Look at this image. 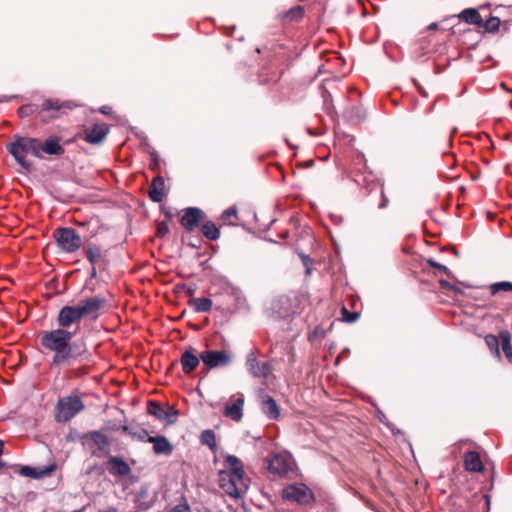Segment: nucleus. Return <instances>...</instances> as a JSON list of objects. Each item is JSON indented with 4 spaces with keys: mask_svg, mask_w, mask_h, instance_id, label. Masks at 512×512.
I'll use <instances>...</instances> for the list:
<instances>
[{
    "mask_svg": "<svg viewBox=\"0 0 512 512\" xmlns=\"http://www.w3.org/2000/svg\"><path fill=\"white\" fill-rule=\"evenodd\" d=\"M226 469L219 472V486L234 499L240 498L249 488V479L244 476L242 461L234 455L225 456Z\"/></svg>",
    "mask_w": 512,
    "mask_h": 512,
    "instance_id": "1",
    "label": "nucleus"
},
{
    "mask_svg": "<svg viewBox=\"0 0 512 512\" xmlns=\"http://www.w3.org/2000/svg\"><path fill=\"white\" fill-rule=\"evenodd\" d=\"M73 336V332L62 328L46 331L41 336V345L55 352L53 361L59 363L68 358L70 354L69 343Z\"/></svg>",
    "mask_w": 512,
    "mask_h": 512,
    "instance_id": "2",
    "label": "nucleus"
},
{
    "mask_svg": "<svg viewBox=\"0 0 512 512\" xmlns=\"http://www.w3.org/2000/svg\"><path fill=\"white\" fill-rule=\"evenodd\" d=\"M7 149L16 162L27 171L33 168V163L27 156L30 154L40 158V141L36 138L17 137L13 142L8 144Z\"/></svg>",
    "mask_w": 512,
    "mask_h": 512,
    "instance_id": "3",
    "label": "nucleus"
},
{
    "mask_svg": "<svg viewBox=\"0 0 512 512\" xmlns=\"http://www.w3.org/2000/svg\"><path fill=\"white\" fill-rule=\"evenodd\" d=\"M76 105L70 100H60L57 98L45 99L39 106V115L45 120L59 118L68 111L74 109Z\"/></svg>",
    "mask_w": 512,
    "mask_h": 512,
    "instance_id": "4",
    "label": "nucleus"
},
{
    "mask_svg": "<svg viewBox=\"0 0 512 512\" xmlns=\"http://www.w3.org/2000/svg\"><path fill=\"white\" fill-rule=\"evenodd\" d=\"M282 498L285 501L295 502L299 505H307L314 501V494L304 483H294L283 488Z\"/></svg>",
    "mask_w": 512,
    "mask_h": 512,
    "instance_id": "5",
    "label": "nucleus"
},
{
    "mask_svg": "<svg viewBox=\"0 0 512 512\" xmlns=\"http://www.w3.org/2000/svg\"><path fill=\"white\" fill-rule=\"evenodd\" d=\"M84 409V404L78 396H68L58 401L56 407V420L67 422Z\"/></svg>",
    "mask_w": 512,
    "mask_h": 512,
    "instance_id": "6",
    "label": "nucleus"
},
{
    "mask_svg": "<svg viewBox=\"0 0 512 512\" xmlns=\"http://www.w3.org/2000/svg\"><path fill=\"white\" fill-rule=\"evenodd\" d=\"M53 237L58 247L66 253H73L82 245L81 237L73 228H58Z\"/></svg>",
    "mask_w": 512,
    "mask_h": 512,
    "instance_id": "7",
    "label": "nucleus"
},
{
    "mask_svg": "<svg viewBox=\"0 0 512 512\" xmlns=\"http://www.w3.org/2000/svg\"><path fill=\"white\" fill-rule=\"evenodd\" d=\"M200 358L208 370L227 367L232 362V355L225 350H205L200 353Z\"/></svg>",
    "mask_w": 512,
    "mask_h": 512,
    "instance_id": "8",
    "label": "nucleus"
},
{
    "mask_svg": "<svg viewBox=\"0 0 512 512\" xmlns=\"http://www.w3.org/2000/svg\"><path fill=\"white\" fill-rule=\"evenodd\" d=\"M84 445L94 456H101L109 451L110 441L108 437L98 431L91 432L84 437Z\"/></svg>",
    "mask_w": 512,
    "mask_h": 512,
    "instance_id": "9",
    "label": "nucleus"
},
{
    "mask_svg": "<svg viewBox=\"0 0 512 512\" xmlns=\"http://www.w3.org/2000/svg\"><path fill=\"white\" fill-rule=\"evenodd\" d=\"M267 462L268 470L275 475L286 476L293 470L292 458L287 454H275Z\"/></svg>",
    "mask_w": 512,
    "mask_h": 512,
    "instance_id": "10",
    "label": "nucleus"
},
{
    "mask_svg": "<svg viewBox=\"0 0 512 512\" xmlns=\"http://www.w3.org/2000/svg\"><path fill=\"white\" fill-rule=\"evenodd\" d=\"M81 318L95 319L104 306V300L100 297H91L80 301L77 305Z\"/></svg>",
    "mask_w": 512,
    "mask_h": 512,
    "instance_id": "11",
    "label": "nucleus"
},
{
    "mask_svg": "<svg viewBox=\"0 0 512 512\" xmlns=\"http://www.w3.org/2000/svg\"><path fill=\"white\" fill-rule=\"evenodd\" d=\"M244 395H233L225 405L223 415L233 421L239 422L243 417Z\"/></svg>",
    "mask_w": 512,
    "mask_h": 512,
    "instance_id": "12",
    "label": "nucleus"
},
{
    "mask_svg": "<svg viewBox=\"0 0 512 512\" xmlns=\"http://www.w3.org/2000/svg\"><path fill=\"white\" fill-rule=\"evenodd\" d=\"M246 368L256 378H267L272 370L268 362L260 363L253 352L247 355Z\"/></svg>",
    "mask_w": 512,
    "mask_h": 512,
    "instance_id": "13",
    "label": "nucleus"
},
{
    "mask_svg": "<svg viewBox=\"0 0 512 512\" xmlns=\"http://www.w3.org/2000/svg\"><path fill=\"white\" fill-rule=\"evenodd\" d=\"M81 319L82 318L76 305L64 306L58 313L57 323L60 328L64 329L80 321Z\"/></svg>",
    "mask_w": 512,
    "mask_h": 512,
    "instance_id": "14",
    "label": "nucleus"
},
{
    "mask_svg": "<svg viewBox=\"0 0 512 512\" xmlns=\"http://www.w3.org/2000/svg\"><path fill=\"white\" fill-rule=\"evenodd\" d=\"M147 412L155 416L157 419L164 420L169 423L174 422L177 415V412L172 407L164 409L160 404L154 401L147 402Z\"/></svg>",
    "mask_w": 512,
    "mask_h": 512,
    "instance_id": "15",
    "label": "nucleus"
},
{
    "mask_svg": "<svg viewBox=\"0 0 512 512\" xmlns=\"http://www.w3.org/2000/svg\"><path fill=\"white\" fill-rule=\"evenodd\" d=\"M204 218V213L201 209L196 207L187 208L181 217V224L184 228L191 231L199 222Z\"/></svg>",
    "mask_w": 512,
    "mask_h": 512,
    "instance_id": "16",
    "label": "nucleus"
},
{
    "mask_svg": "<svg viewBox=\"0 0 512 512\" xmlns=\"http://www.w3.org/2000/svg\"><path fill=\"white\" fill-rule=\"evenodd\" d=\"M108 131L107 125L95 124L85 130L84 139L91 144H99L105 139Z\"/></svg>",
    "mask_w": 512,
    "mask_h": 512,
    "instance_id": "17",
    "label": "nucleus"
},
{
    "mask_svg": "<svg viewBox=\"0 0 512 512\" xmlns=\"http://www.w3.org/2000/svg\"><path fill=\"white\" fill-rule=\"evenodd\" d=\"M200 360V355L197 356L193 348L187 349L180 358L183 372L185 374L193 372L198 367Z\"/></svg>",
    "mask_w": 512,
    "mask_h": 512,
    "instance_id": "18",
    "label": "nucleus"
},
{
    "mask_svg": "<svg viewBox=\"0 0 512 512\" xmlns=\"http://www.w3.org/2000/svg\"><path fill=\"white\" fill-rule=\"evenodd\" d=\"M155 498V494L150 493L147 486H143L139 492H137L134 502L138 509L147 510L152 506Z\"/></svg>",
    "mask_w": 512,
    "mask_h": 512,
    "instance_id": "19",
    "label": "nucleus"
},
{
    "mask_svg": "<svg viewBox=\"0 0 512 512\" xmlns=\"http://www.w3.org/2000/svg\"><path fill=\"white\" fill-rule=\"evenodd\" d=\"M261 411L270 420H276L280 416L279 407L276 401L267 395L261 397Z\"/></svg>",
    "mask_w": 512,
    "mask_h": 512,
    "instance_id": "20",
    "label": "nucleus"
},
{
    "mask_svg": "<svg viewBox=\"0 0 512 512\" xmlns=\"http://www.w3.org/2000/svg\"><path fill=\"white\" fill-rule=\"evenodd\" d=\"M148 442L153 443V451L157 455H170L173 451L171 443L165 436L148 437Z\"/></svg>",
    "mask_w": 512,
    "mask_h": 512,
    "instance_id": "21",
    "label": "nucleus"
},
{
    "mask_svg": "<svg viewBox=\"0 0 512 512\" xmlns=\"http://www.w3.org/2000/svg\"><path fill=\"white\" fill-rule=\"evenodd\" d=\"M502 10H505V8L502 6L496 7L494 11L498 15L490 16L486 21L482 20V24H480L479 27L483 28L487 33H496L501 25L500 16H503Z\"/></svg>",
    "mask_w": 512,
    "mask_h": 512,
    "instance_id": "22",
    "label": "nucleus"
},
{
    "mask_svg": "<svg viewBox=\"0 0 512 512\" xmlns=\"http://www.w3.org/2000/svg\"><path fill=\"white\" fill-rule=\"evenodd\" d=\"M42 152L48 155H61L64 148L60 145V138L49 137L44 143L40 142V154Z\"/></svg>",
    "mask_w": 512,
    "mask_h": 512,
    "instance_id": "23",
    "label": "nucleus"
},
{
    "mask_svg": "<svg viewBox=\"0 0 512 512\" xmlns=\"http://www.w3.org/2000/svg\"><path fill=\"white\" fill-rule=\"evenodd\" d=\"M165 182L163 177L157 176L152 180L149 196L154 202H161L165 196Z\"/></svg>",
    "mask_w": 512,
    "mask_h": 512,
    "instance_id": "24",
    "label": "nucleus"
},
{
    "mask_svg": "<svg viewBox=\"0 0 512 512\" xmlns=\"http://www.w3.org/2000/svg\"><path fill=\"white\" fill-rule=\"evenodd\" d=\"M465 469L469 472H481L484 469L480 455L475 451H469L464 458Z\"/></svg>",
    "mask_w": 512,
    "mask_h": 512,
    "instance_id": "25",
    "label": "nucleus"
},
{
    "mask_svg": "<svg viewBox=\"0 0 512 512\" xmlns=\"http://www.w3.org/2000/svg\"><path fill=\"white\" fill-rule=\"evenodd\" d=\"M107 470L112 475L128 474V463L119 457H110L107 462Z\"/></svg>",
    "mask_w": 512,
    "mask_h": 512,
    "instance_id": "26",
    "label": "nucleus"
},
{
    "mask_svg": "<svg viewBox=\"0 0 512 512\" xmlns=\"http://www.w3.org/2000/svg\"><path fill=\"white\" fill-rule=\"evenodd\" d=\"M458 18L467 24L479 27L482 24V17L479 11L475 8H467L460 12Z\"/></svg>",
    "mask_w": 512,
    "mask_h": 512,
    "instance_id": "27",
    "label": "nucleus"
},
{
    "mask_svg": "<svg viewBox=\"0 0 512 512\" xmlns=\"http://www.w3.org/2000/svg\"><path fill=\"white\" fill-rule=\"evenodd\" d=\"M189 305L197 313L209 312L212 308V300L206 297L193 298L189 301Z\"/></svg>",
    "mask_w": 512,
    "mask_h": 512,
    "instance_id": "28",
    "label": "nucleus"
},
{
    "mask_svg": "<svg viewBox=\"0 0 512 512\" xmlns=\"http://www.w3.org/2000/svg\"><path fill=\"white\" fill-rule=\"evenodd\" d=\"M501 348L508 362L512 364V345L509 332H501Z\"/></svg>",
    "mask_w": 512,
    "mask_h": 512,
    "instance_id": "29",
    "label": "nucleus"
},
{
    "mask_svg": "<svg viewBox=\"0 0 512 512\" xmlns=\"http://www.w3.org/2000/svg\"><path fill=\"white\" fill-rule=\"evenodd\" d=\"M202 233L203 235L209 239V240H217L220 236V232H219V229L217 228V226L211 222V221H207L205 222L203 225H202Z\"/></svg>",
    "mask_w": 512,
    "mask_h": 512,
    "instance_id": "30",
    "label": "nucleus"
},
{
    "mask_svg": "<svg viewBox=\"0 0 512 512\" xmlns=\"http://www.w3.org/2000/svg\"><path fill=\"white\" fill-rule=\"evenodd\" d=\"M201 443L207 445L213 452L216 451L215 433L211 429L204 430L200 436Z\"/></svg>",
    "mask_w": 512,
    "mask_h": 512,
    "instance_id": "31",
    "label": "nucleus"
},
{
    "mask_svg": "<svg viewBox=\"0 0 512 512\" xmlns=\"http://www.w3.org/2000/svg\"><path fill=\"white\" fill-rule=\"evenodd\" d=\"M52 471V468L38 471L36 468L30 466H23L20 470L21 475L31 478H40Z\"/></svg>",
    "mask_w": 512,
    "mask_h": 512,
    "instance_id": "32",
    "label": "nucleus"
},
{
    "mask_svg": "<svg viewBox=\"0 0 512 512\" xmlns=\"http://www.w3.org/2000/svg\"><path fill=\"white\" fill-rule=\"evenodd\" d=\"M491 295H496L499 292H509L512 291V282L510 281H501L495 282L489 287Z\"/></svg>",
    "mask_w": 512,
    "mask_h": 512,
    "instance_id": "33",
    "label": "nucleus"
},
{
    "mask_svg": "<svg viewBox=\"0 0 512 512\" xmlns=\"http://www.w3.org/2000/svg\"><path fill=\"white\" fill-rule=\"evenodd\" d=\"M85 255L90 263L94 265L101 257V250L97 246H91L85 250Z\"/></svg>",
    "mask_w": 512,
    "mask_h": 512,
    "instance_id": "34",
    "label": "nucleus"
},
{
    "mask_svg": "<svg viewBox=\"0 0 512 512\" xmlns=\"http://www.w3.org/2000/svg\"><path fill=\"white\" fill-rule=\"evenodd\" d=\"M36 111L39 113V108L36 105H23L18 109V114L21 117H27Z\"/></svg>",
    "mask_w": 512,
    "mask_h": 512,
    "instance_id": "35",
    "label": "nucleus"
},
{
    "mask_svg": "<svg viewBox=\"0 0 512 512\" xmlns=\"http://www.w3.org/2000/svg\"><path fill=\"white\" fill-rule=\"evenodd\" d=\"M304 15V10L301 6L294 7L290 9L287 13V17H289L291 20H298L302 18Z\"/></svg>",
    "mask_w": 512,
    "mask_h": 512,
    "instance_id": "36",
    "label": "nucleus"
},
{
    "mask_svg": "<svg viewBox=\"0 0 512 512\" xmlns=\"http://www.w3.org/2000/svg\"><path fill=\"white\" fill-rule=\"evenodd\" d=\"M236 216H237L236 207H229L228 209H226L222 212L221 219L223 221H227L230 219V217H236Z\"/></svg>",
    "mask_w": 512,
    "mask_h": 512,
    "instance_id": "37",
    "label": "nucleus"
},
{
    "mask_svg": "<svg viewBox=\"0 0 512 512\" xmlns=\"http://www.w3.org/2000/svg\"><path fill=\"white\" fill-rule=\"evenodd\" d=\"M427 262H428L429 266H431V267H433V268H436V269H438V270H440V271H442V272L446 273L447 275H450V274H451V273H450V271H449V269H448L445 265H442V264H440V263L436 262V261H435V260H433V259H429Z\"/></svg>",
    "mask_w": 512,
    "mask_h": 512,
    "instance_id": "38",
    "label": "nucleus"
},
{
    "mask_svg": "<svg viewBox=\"0 0 512 512\" xmlns=\"http://www.w3.org/2000/svg\"><path fill=\"white\" fill-rule=\"evenodd\" d=\"M486 343L489 347L495 348L497 355H500L498 340L495 336L489 335L486 337Z\"/></svg>",
    "mask_w": 512,
    "mask_h": 512,
    "instance_id": "39",
    "label": "nucleus"
},
{
    "mask_svg": "<svg viewBox=\"0 0 512 512\" xmlns=\"http://www.w3.org/2000/svg\"><path fill=\"white\" fill-rule=\"evenodd\" d=\"M343 319L346 322H354L358 318L357 313H350L345 307L342 308Z\"/></svg>",
    "mask_w": 512,
    "mask_h": 512,
    "instance_id": "40",
    "label": "nucleus"
},
{
    "mask_svg": "<svg viewBox=\"0 0 512 512\" xmlns=\"http://www.w3.org/2000/svg\"><path fill=\"white\" fill-rule=\"evenodd\" d=\"M169 231L168 225L165 222H161L157 226V235L162 237Z\"/></svg>",
    "mask_w": 512,
    "mask_h": 512,
    "instance_id": "41",
    "label": "nucleus"
},
{
    "mask_svg": "<svg viewBox=\"0 0 512 512\" xmlns=\"http://www.w3.org/2000/svg\"><path fill=\"white\" fill-rule=\"evenodd\" d=\"M355 163L358 165H362L363 169H366V159L363 154L359 153L355 159Z\"/></svg>",
    "mask_w": 512,
    "mask_h": 512,
    "instance_id": "42",
    "label": "nucleus"
},
{
    "mask_svg": "<svg viewBox=\"0 0 512 512\" xmlns=\"http://www.w3.org/2000/svg\"><path fill=\"white\" fill-rule=\"evenodd\" d=\"M150 155H151V160H152L151 166H152L153 168L158 167V166H159V159H158V155H157V153H156L155 151H152V152L150 153Z\"/></svg>",
    "mask_w": 512,
    "mask_h": 512,
    "instance_id": "43",
    "label": "nucleus"
},
{
    "mask_svg": "<svg viewBox=\"0 0 512 512\" xmlns=\"http://www.w3.org/2000/svg\"><path fill=\"white\" fill-rule=\"evenodd\" d=\"M381 196H382V200H381V202L379 203V208H380V209H383V208H385V207L388 205V199H387V197L384 195V189H383V187H381Z\"/></svg>",
    "mask_w": 512,
    "mask_h": 512,
    "instance_id": "44",
    "label": "nucleus"
},
{
    "mask_svg": "<svg viewBox=\"0 0 512 512\" xmlns=\"http://www.w3.org/2000/svg\"><path fill=\"white\" fill-rule=\"evenodd\" d=\"M439 283H440L441 287L444 289L454 290V286L446 280H440Z\"/></svg>",
    "mask_w": 512,
    "mask_h": 512,
    "instance_id": "45",
    "label": "nucleus"
},
{
    "mask_svg": "<svg viewBox=\"0 0 512 512\" xmlns=\"http://www.w3.org/2000/svg\"><path fill=\"white\" fill-rule=\"evenodd\" d=\"M189 511V507L186 506V507H181V506H175L171 512H188Z\"/></svg>",
    "mask_w": 512,
    "mask_h": 512,
    "instance_id": "46",
    "label": "nucleus"
},
{
    "mask_svg": "<svg viewBox=\"0 0 512 512\" xmlns=\"http://www.w3.org/2000/svg\"><path fill=\"white\" fill-rule=\"evenodd\" d=\"M99 111L102 113V114H105V115H108L112 112V108L109 107V106H102Z\"/></svg>",
    "mask_w": 512,
    "mask_h": 512,
    "instance_id": "47",
    "label": "nucleus"
},
{
    "mask_svg": "<svg viewBox=\"0 0 512 512\" xmlns=\"http://www.w3.org/2000/svg\"><path fill=\"white\" fill-rule=\"evenodd\" d=\"M148 437H150V436H149V434H148V432H147L146 430H143V431L139 434V438H140V439H142V440H144V439H146V438L148 439Z\"/></svg>",
    "mask_w": 512,
    "mask_h": 512,
    "instance_id": "48",
    "label": "nucleus"
},
{
    "mask_svg": "<svg viewBox=\"0 0 512 512\" xmlns=\"http://www.w3.org/2000/svg\"><path fill=\"white\" fill-rule=\"evenodd\" d=\"M99 512H117V510L115 508H113V507H109V508H107L105 510H102V511H99Z\"/></svg>",
    "mask_w": 512,
    "mask_h": 512,
    "instance_id": "49",
    "label": "nucleus"
},
{
    "mask_svg": "<svg viewBox=\"0 0 512 512\" xmlns=\"http://www.w3.org/2000/svg\"><path fill=\"white\" fill-rule=\"evenodd\" d=\"M302 259H303L304 265L307 267L309 258L307 256L302 255Z\"/></svg>",
    "mask_w": 512,
    "mask_h": 512,
    "instance_id": "50",
    "label": "nucleus"
},
{
    "mask_svg": "<svg viewBox=\"0 0 512 512\" xmlns=\"http://www.w3.org/2000/svg\"><path fill=\"white\" fill-rule=\"evenodd\" d=\"M437 26H438V25H437V23H431V24L429 25V29H436V28H437Z\"/></svg>",
    "mask_w": 512,
    "mask_h": 512,
    "instance_id": "51",
    "label": "nucleus"
},
{
    "mask_svg": "<svg viewBox=\"0 0 512 512\" xmlns=\"http://www.w3.org/2000/svg\"><path fill=\"white\" fill-rule=\"evenodd\" d=\"M509 22H510V20H504V21H503V24H502V25H503V27H504V29H505V30H507V27H506V26H507V24H508Z\"/></svg>",
    "mask_w": 512,
    "mask_h": 512,
    "instance_id": "52",
    "label": "nucleus"
},
{
    "mask_svg": "<svg viewBox=\"0 0 512 512\" xmlns=\"http://www.w3.org/2000/svg\"><path fill=\"white\" fill-rule=\"evenodd\" d=\"M418 90H419V93H420L422 96L427 97V93H426L424 90H422V89H418Z\"/></svg>",
    "mask_w": 512,
    "mask_h": 512,
    "instance_id": "53",
    "label": "nucleus"
},
{
    "mask_svg": "<svg viewBox=\"0 0 512 512\" xmlns=\"http://www.w3.org/2000/svg\"><path fill=\"white\" fill-rule=\"evenodd\" d=\"M354 181H355L356 183H358V184H361V181H360V179H358V178H357V175H355Z\"/></svg>",
    "mask_w": 512,
    "mask_h": 512,
    "instance_id": "54",
    "label": "nucleus"
},
{
    "mask_svg": "<svg viewBox=\"0 0 512 512\" xmlns=\"http://www.w3.org/2000/svg\"><path fill=\"white\" fill-rule=\"evenodd\" d=\"M3 465H4V464L0 461V468H2V467H3Z\"/></svg>",
    "mask_w": 512,
    "mask_h": 512,
    "instance_id": "55",
    "label": "nucleus"
}]
</instances>
